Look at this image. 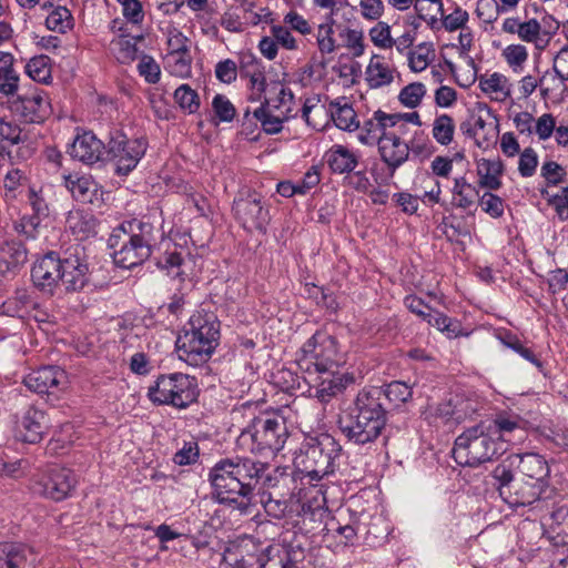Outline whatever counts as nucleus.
Masks as SVG:
<instances>
[{"mask_svg":"<svg viewBox=\"0 0 568 568\" xmlns=\"http://www.w3.org/2000/svg\"><path fill=\"white\" fill-rule=\"evenodd\" d=\"M265 465L247 457L223 458L209 473L212 495L231 505L240 515L251 514L253 491Z\"/></svg>","mask_w":568,"mask_h":568,"instance_id":"obj_1","label":"nucleus"},{"mask_svg":"<svg viewBox=\"0 0 568 568\" xmlns=\"http://www.w3.org/2000/svg\"><path fill=\"white\" fill-rule=\"evenodd\" d=\"M379 387L364 388L356 395L345 416L339 417L338 428L347 440L364 446L374 443L386 425Z\"/></svg>","mask_w":568,"mask_h":568,"instance_id":"obj_2","label":"nucleus"},{"mask_svg":"<svg viewBox=\"0 0 568 568\" xmlns=\"http://www.w3.org/2000/svg\"><path fill=\"white\" fill-rule=\"evenodd\" d=\"M220 338V322L212 313L197 311L176 339L179 358L191 366L210 361Z\"/></svg>","mask_w":568,"mask_h":568,"instance_id":"obj_3","label":"nucleus"},{"mask_svg":"<svg viewBox=\"0 0 568 568\" xmlns=\"http://www.w3.org/2000/svg\"><path fill=\"white\" fill-rule=\"evenodd\" d=\"M154 226L142 220L132 219L113 230L109 246L113 248L114 263L123 268H132L146 261L152 253Z\"/></svg>","mask_w":568,"mask_h":568,"instance_id":"obj_4","label":"nucleus"},{"mask_svg":"<svg viewBox=\"0 0 568 568\" xmlns=\"http://www.w3.org/2000/svg\"><path fill=\"white\" fill-rule=\"evenodd\" d=\"M256 408V403L245 402L233 409V414L247 410L253 416L252 424L241 433L239 442L241 445H247L254 454L265 457L275 455L287 440L286 422L281 416H255Z\"/></svg>","mask_w":568,"mask_h":568,"instance_id":"obj_5","label":"nucleus"},{"mask_svg":"<svg viewBox=\"0 0 568 568\" xmlns=\"http://www.w3.org/2000/svg\"><path fill=\"white\" fill-rule=\"evenodd\" d=\"M405 135V133H398L396 130L381 125L377 121L366 119L358 139L367 145L377 144L379 158L393 176L409 160L410 153L418 154L423 151L422 145L406 141Z\"/></svg>","mask_w":568,"mask_h":568,"instance_id":"obj_6","label":"nucleus"},{"mask_svg":"<svg viewBox=\"0 0 568 568\" xmlns=\"http://www.w3.org/2000/svg\"><path fill=\"white\" fill-rule=\"evenodd\" d=\"M494 429L479 423L465 429L456 439L453 457L460 466L478 467L504 454V444L494 436Z\"/></svg>","mask_w":568,"mask_h":568,"instance_id":"obj_7","label":"nucleus"},{"mask_svg":"<svg viewBox=\"0 0 568 568\" xmlns=\"http://www.w3.org/2000/svg\"><path fill=\"white\" fill-rule=\"evenodd\" d=\"M296 363L312 376L313 372L337 369L345 359L336 337L327 332L316 331L297 352Z\"/></svg>","mask_w":568,"mask_h":568,"instance_id":"obj_8","label":"nucleus"},{"mask_svg":"<svg viewBox=\"0 0 568 568\" xmlns=\"http://www.w3.org/2000/svg\"><path fill=\"white\" fill-rule=\"evenodd\" d=\"M341 452L342 446L334 436L321 433L305 440L297 464L311 480H320L334 473Z\"/></svg>","mask_w":568,"mask_h":568,"instance_id":"obj_9","label":"nucleus"},{"mask_svg":"<svg viewBox=\"0 0 568 568\" xmlns=\"http://www.w3.org/2000/svg\"><path fill=\"white\" fill-rule=\"evenodd\" d=\"M197 395L196 379L182 373L159 376L148 392L151 402L175 408L187 407L196 400Z\"/></svg>","mask_w":568,"mask_h":568,"instance_id":"obj_10","label":"nucleus"},{"mask_svg":"<svg viewBox=\"0 0 568 568\" xmlns=\"http://www.w3.org/2000/svg\"><path fill=\"white\" fill-rule=\"evenodd\" d=\"M478 408L477 402L455 394L442 402L428 403L422 410L423 418L432 426L453 427L470 418Z\"/></svg>","mask_w":568,"mask_h":568,"instance_id":"obj_11","label":"nucleus"},{"mask_svg":"<svg viewBox=\"0 0 568 568\" xmlns=\"http://www.w3.org/2000/svg\"><path fill=\"white\" fill-rule=\"evenodd\" d=\"M78 479L70 468L52 465L34 475L31 488L34 494L53 501L71 497Z\"/></svg>","mask_w":568,"mask_h":568,"instance_id":"obj_12","label":"nucleus"},{"mask_svg":"<svg viewBox=\"0 0 568 568\" xmlns=\"http://www.w3.org/2000/svg\"><path fill=\"white\" fill-rule=\"evenodd\" d=\"M146 149L148 141L144 138L129 139L121 131L113 132L108 143V155L115 166V174L128 175L133 171Z\"/></svg>","mask_w":568,"mask_h":568,"instance_id":"obj_13","label":"nucleus"},{"mask_svg":"<svg viewBox=\"0 0 568 568\" xmlns=\"http://www.w3.org/2000/svg\"><path fill=\"white\" fill-rule=\"evenodd\" d=\"M262 195L250 187L241 189L233 201V213L239 223L248 232H265L270 222L268 210L263 205Z\"/></svg>","mask_w":568,"mask_h":568,"instance_id":"obj_14","label":"nucleus"},{"mask_svg":"<svg viewBox=\"0 0 568 568\" xmlns=\"http://www.w3.org/2000/svg\"><path fill=\"white\" fill-rule=\"evenodd\" d=\"M61 283L67 291H81L89 282L85 247L80 243L69 245L61 256Z\"/></svg>","mask_w":568,"mask_h":568,"instance_id":"obj_15","label":"nucleus"},{"mask_svg":"<svg viewBox=\"0 0 568 568\" xmlns=\"http://www.w3.org/2000/svg\"><path fill=\"white\" fill-rule=\"evenodd\" d=\"M264 103L274 109V111L285 115L287 119L296 116L300 111L298 106L300 104H302V118L304 119L306 124L320 130V123L315 121L312 114H323V105H320L318 100L315 98L306 99L304 102H302L301 99H295L294 93L290 88L280 85L276 97L271 98L268 100L266 99Z\"/></svg>","mask_w":568,"mask_h":568,"instance_id":"obj_16","label":"nucleus"},{"mask_svg":"<svg viewBox=\"0 0 568 568\" xmlns=\"http://www.w3.org/2000/svg\"><path fill=\"white\" fill-rule=\"evenodd\" d=\"M305 379L310 384L311 395L323 404L342 394L354 382L353 375L336 369L313 372Z\"/></svg>","mask_w":568,"mask_h":568,"instance_id":"obj_17","label":"nucleus"},{"mask_svg":"<svg viewBox=\"0 0 568 568\" xmlns=\"http://www.w3.org/2000/svg\"><path fill=\"white\" fill-rule=\"evenodd\" d=\"M501 31L507 34L517 36L526 43H532L536 48H544L548 41V33L544 31L536 18L520 19L519 17L506 18L501 23Z\"/></svg>","mask_w":568,"mask_h":568,"instance_id":"obj_18","label":"nucleus"},{"mask_svg":"<svg viewBox=\"0 0 568 568\" xmlns=\"http://www.w3.org/2000/svg\"><path fill=\"white\" fill-rule=\"evenodd\" d=\"M61 257L55 252H49L39 258L31 268V278L36 286L45 292H52L61 282Z\"/></svg>","mask_w":568,"mask_h":568,"instance_id":"obj_19","label":"nucleus"},{"mask_svg":"<svg viewBox=\"0 0 568 568\" xmlns=\"http://www.w3.org/2000/svg\"><path fill=\"white\" fill-rule=\"evenodd\" d=\"M263 550V542L252 537H245L234 550L229 549L226 551L224 560L232 568H261Z\"/></svg>","mask_w":568,"mask_h":568,"instance_id":"obj_20","label":"nucleus"},{"mask_svg":"<svg viewBox=\"0 0 568 568\" xmlns=\"http://www.w3.org/2000/svg\"><path fill=\"white\" fill-rule=\"evenodd\" d=\"M10 110L27 123H41L49 115V102L40 93L21 95L10 102Z\"/></svg>","mask_w":568,"mask_h":568,"instance_id":"obj_21","label":"nucleus"},{"mask_svg":"<svg viewBox=\"0 0 568 568\" xmlns=\"http://www.w3.org/2000/svg\"><path fill=\"white\" fill-rule=\"evenodd\" d=\"M105 146L92 132L78 134L70 145V156L87 165H92L102 159Z\"/></svg>","mask_w":568,"mask_h":568,"instance_id":"obj_22","label":"nucleus"},{"mask_svg":"<svg viewBox=\"0 0 568 568\" xmlns=\"http://www.w3.org/2000/svg\"><path fill=\"white\" fill-rule=\"evenodd\" d=\"M302 549H284L278 545H264L261 568H305Z\"/></svg>","mask_w":568,"mask_h":568,"instance_id":"obj_23","label":"nucleus"},{"mask_svg":"<svg viewBox=\"0 0 568 568\" xmlns=\"http://www.w3.org/2000/svg\"><path fill=\"white\" fill-rule=\"evenodd\" d=\"M2 314L18 318H34L42 321L39 314V304L27 290H17L12 296L1 305Z\"/></svg>","mask_w":568,"mask_h":568,"instance_id":"obj_24","label":"nucleus"},{"mask_svg":"<svg viewBox=\"0 0 568 568\" xmlns=\"http://www.w3.org/2000/svg\"><path fill=\"white\" fill-rule=\"evenodd\" d=\"M65 379V373L58 366H43L29 373L23 383L38 394H49Z\"/></svg>","mask_w":568,"mask_h":568,"instance_id":"obj_25","label":"nucleus"},{"mask_svg":"<svg viewBox=\"0 0 568 568\" xmlns=\"http://www.w3.org/2000/svg\"><path fill=\"white\" fill-rule=\"evenodd\" d=\"M511 464H517L518 470L527 478L535 479L537 485L545 487L550 468L544 456L537 453L510 455Z\"/></svg>","mask_w":568,"mask_h":568,"instance_id":"obj_26","label":"nucleus"},{"mask_svg":"<svg viewBox=\"0 0 568 568\" xmlns=\"http://www.w3.org/2000/svg\"><path fill=\"white\" fill-rule=\"evenodd\" d=\"M37 555L33 549L19 542L0 544V568H34Z\"/></svg>","mask_w":568,"mask_h":568,"instance_id":"obj_27","label":"nucleus"},{"mask_svg":"<svg viewBox=\"0 0 568 568\" xmlns=\"http://www.w3.org/2000/svg\"><path fill=\"white\" fill-rule=\"evenodd\" d=\"M63 184L78 202L93 203L101 194L98 183L88 174H63Z\"/></svg>","mask_w":568,"mask_h":568,"instance_id":"obj_28","label":"nucleus"},{"mask_svg":"<svg viewBox=\"0 0 568 568\" xmlns=\"http://www.w3.org/2000/svg\"><path fill=\"white\" fill-rule=\"evenodd\" d=\"M47 424L45 414L34 407H29L18 425V437L29 444H36L42 439Z\"/></svg>","mask_w":568,"mask_h":568,"instance_id":"obj_29","label":"nucleus"},{"mask_svg":"<svg viewBox=\"0 0 568 568\" xmlns=\"http://www.w3.org/2000/svg\"><path fill=\"white\" fill-rule=\"evenodd\" d=\"M325 110L323 109V113ZM326 112L331 115L334 124L344 131L353 132L359 128L357 114L346 97L331 100Z\"/></svg>","mask_w":568,"mask_h":568,"instance_id":"obj_30","label":"nucleus"},{"mask_svg":"<svg viewBox=\"0 0 568 568\" xmlns=\"http://www.w3.org/2000/svg\"><path fill=\"white\" fill-rule=\"evenodd\" d=\"M430 3L434 6V10L440 14L443 27L446 31L453 32L456 30H463L469 19V14L466 10L456 7L453 12L446 13L443 3L439 0H416L415 9L419 17L426 20V16L423 14L424 3Z\"/></svg>","mask_w":568,"mask_h":568,"instance_id":"obj_31","label":"nucleus"},{"mask_svg":"<svg viewBox=\"0 0 568 568\" xmlns=\"http://www.w3.org/2000/svg\"><path fill=\"white\" fill-rule=\"evenodd\" d=\"M372 121H377L381 125L387 126L389 129L396 130L398 133L408 134V124L412 123L416 126L422 125L420 115L418 112H395L387 113L381 109L373 112L371 118Z\"/></svg>","mask_w":568,"mask_h":568,"instance_id":"obj_32","label":"nucleus"},{"mask_svg":"<svg viewBox=\"0 0 568 568\" xmlns=\"http://www.w3.org/2000/svg\"><path fill=\"white\" fill-rule=\"evenodd\" d=\"M478 87L496 102H504L511 95L509 79L499 72L481 74L478 78Z\"/></svg>","mask_w":568,"mask_h":568,"instance_id":"obj_33","label":"nucleus"},{"mask_svg":"<svg viewBox=\"0 0 568 568\" xmlns=\"http://www.w3.org/2000/svg\"><path fill=\"white\" fill-rule=\"evenodd\" d=\"M486 425L495 430L494 436L504 444V442L511 440V434H524L527 422L518 415L501 413L496 415L491 422L486 423Z\"/></svg>","mask_w":568,"mask_h":568,"instance_id":"obj_34","label":"nucleus"},{"mask_svg":"<svg viewBox=\"0 0 568 568\" xmlns=\"http://www.w3.org/2000/svg\"><path fill=\"white\" fill-rule=\"evenodd\" d=\"M28 260L27 248L21 242L7 241L0 246V274L14 273Z\"/></svg>","mask_w":568,"mask_h":568,"instance_id":"obj_35","label":"nucleus"},{"mask_svg":"<svg viewBox=\"0 0 568 568\" xmlns=\"http://www.w3.org/2000/svg\"><path fill=\"white\" fill-rule=\"evenodd\" d=\"M326 161L334 173L348 174L358 165L359 155L342 144H336L326 152Z\"/></svg>","mask_w":568,"mask_h":568,"instance_id":"obj_36","label":"nucleus"},{"mask_svg":"<svg viewBox=\"0 0 568 568\" xmlns=\"http://www.w3.org/2000/svg\"><path fill=\"white\" fill-rule=\"evenodd\" d=\"M365 80L371 89L389 85L394 81L393 69L379 54H373L365 71Z\"/></svg>","mask_w":568,"mask_h":568,"instance_id":"obj_37","label":"nucleus"},{"mask_svg":"<svg viewBox=\"0 0 568 568\" xmlns=\"http://www.w3.org/2000/svg\"><path fill=\"white\" fill-rule=\"evenodd\" d=\"M67 225L79 240H85L97 233V220L88 211L75 210L69 212Z\"/></svg>","mask_w":568,"mask_h":568,"instance_id":"obj_38","label":"nucleus"},{"mask_svg":"<svg viewBox=\"0 0 568 568\" xmlns=\"http://www.w3.org/2000/svg\"><path fill=\"white\" fill-rule=\"evenodd\" d=\"M504 171V164L499 159H480L477 162V174L479 185L488 190H498L501 186L500 176Z\"/></svg>","mask_w":568,"mask_h":568,"instance_id":"obj_39","label":"nucleus"},{"mask_svg":"<svg viewBox=\"0 0 568 568\" xmlns=\"http://www.w3.org/2000/svg\"><path fill=\"white\" fill-rule=\"evenodd\" d=\"M479 196L477 187L470 184L465 176L454 179L452 189V204L462 210H469L475 206Z\"/></svg>","mask_w":568,"mask_h":568,"instance_id":"obj_40","label":"nucleus"},{"mask_svg":"<svg viewBox=\"0 0 568 568\" xmlns=\"http://www.w3.org/2000/svg\"><path fill=\"white\" fill-rule=\"evenodd\" d=\"M337 36L341 40L339 48H345L354 58L365 53V34L362 28L337 26Z\"/></svg>","mask_w":568,"mask_h":568,"instance_id":"obj_41","label":"nucleus"},{"mask_svg":"<svg viewBox=\"0 0 568 568\" xmlns=\"http://www.w3.org/2000/svg\"><path fill=\"white\" fill-rule=\"evenodd\" d=\"M467 133L474 138L477 146L487 149L497 141L498 125L494 122H487L478 115L473 118V124L467 130Z\"/></svg>","mask_w":568,"mask_h":568,"instance_id":"obj_42","label":"nucleus"},{"mask_svg":"<svg viewBox=\"0 0 568 568\" xmlns=\"http://www.w3.org/2000/svg\"><path fill=\"white\" fill-rule=\"evenodd\" d=\"M13 55L0 51V93L13 95L19 88V75L13 69Z\"/></svg>","mask_w":568,"mask_h":568,"instance_id":"obj_43","label":"nucleus"},{"mask_svg":"<svg viewBox=\"0 0 568 568\" xmlns=\"http://www.w3.org/2000/svg\"><path fill=\"white\" fill-rule=\"evenodd\" d=\"M335 18L327 16L325 21L318 24L315 38L318 51L322 54H332L339 49V43L334 37Z\"/></svg>","mask_w":568,"mask_h":568,"instance_id":"obj_44","label":"nucleus"},{"mask_svg":"<svg viewBox=\"0 0 568 568\" xmlns=\"http://www.w3.org/2000/svg\"><path fill=\"white\" fill-rule=\"evenodd\" d=\"M253 116L261 122L262 129L267 134L281 132L283 123L288 120L285 115L274 111V109L264 102L254 110Z\"/></svg>","mask_w":568,"mask_h":568,"instance_id":"obj_45","label":"nucleus"},{"mask_svg":"<svg viewBox=\"0 0 568 568\" xmlns=\"http://www.w3.org/2000/svg\"><path fill=\"white\" fill-rule=\"evenodd\" d=\"M138 40H142V37L133 38L128 34H120L111 41V50L118 61L121 63H130L135 60L139 52L136 45Z\"/></svg>","mask_w":568,"mask_h":568,"instance_id":"obj_46","label":"nucleus"},{"mask_svg":"<svg viewBox=\"0 0 568 568\" xmlns=\"http://www.w3.org/2000/svg\"><path fill=\"white\" fill-rule=\"evenodd\" d=\"M165 70L178 78H189L192 73V57L190 52L166 53L164 57Z\"/></svg>","mask_w":568,"mask_h":568,"instance_id":"obj_47","label":"nucleus"},{"mask_svg":"<svg viewBox=\"0 0 568 568\" xmlns=\"http://www.w3.org/2000/svg\"><path fill=\"white\" fill-rule=\"evenodd\" d=\"M499 341L507 346L508 348L513 349L517 354H519L523 358L530 362L532 365H535L540 372H542L544 365L541 361L535 355V353L526 346L518 337L517 335L510 333L509 331H504L498 334Z\"/></svg>","mask_w":568,"mask_h":568,"instance_id":"obj_48","label":"nucleus"},{"mask_svg":"<svg viewBox=\"0 0 568 568\" xmlns=\"http://www.w3.org/2000/svg\"><path fill=\"white\" fill-rule=\"evenodd\" d=\"M435 58L432 43L423 42L408 51V65L413 72L424 71Z\"/></svg>","mask_w":568,"mask_h":568,"instance_id":"obj_49","label":"nucleus"},{"mask_svg":"<svg viewBox=\"0 0 568 568\" xmlns=\"http://www.w3.org/2000/svg\"><path fill=\"white\" fill-rule=\"evenodd\" d=\"M544 486L525 483L514 491V496H510V499L506 500L510 506L514 507L529 506L540 498H544Z\"/></svg>","mask_w":568,"mask_h":568,"instance_id":"obj_50","label":"nucleus"},{"mask_svg":"<svg viewBox=\"0 0 568 568\" xmlns=\"http://www.w3.org/2000/svg\"><path fill=\"white\" fill-rule=\"evenodd\" d=\"M426 322L444 333L449 338H455L462 335L460 322L458 320L448 317L446 314L437 310H433Z\"/></svg>","mask_w":568,"mask_h":568,"instance_id":"obj_51","label":"nucleus"},{"mask_svg":"<svg viewBox=\"0 0 568 568\" xmlns=\"http://www.w3.org/2000/svg\"><path fill=\"white\" fill-rule=\"evenodd\" d=\"M45 26L51 31L65 33L73 27V17L67 7L58 6L47 17Z\"/></svg>","mask_w":568,"mask_h":568,"instance_id":"obj_52","label":"nucleus"},{"mask_svg":"<svg viewBox=\"0 0 568 568\" xmlns=\"http://www.w3.org/2000/svg\"><path fill=\"white\" fill-rule=\"evenodd\" d=\"M174 101L181 110L189 114H194L201 105L200 95L189 84H181L174 91Z\"/></svg>","mask_w":568,"mask_h":568,"instance_id":"obj_53","label":"nucleus"},{"mask_svg":"<svg viewBox=\"0 0 568 568\" xmlns=\"http://www.w3.org/2000/svg\"><path fill=\"white\" fill-rule=\"evenodd\" d=\"M568 79H561L554 71H546L539 80L540 93L544 99L561 97L567 90Z\"/></svg>","mask_w":568,"mask_h":568,"instance_id":"obj_54","label":"nucleus"},{"mask_svg":"<svg viewBox=\"0 0 568 568\" xmlns=\"http://www.w3.org/2000/svg\"><path fill=\"white\" fill-rule=\"evenodd\" d=\"M51 60L48 55L33 57L26 64L27 74L34 81L48 83L51 79Z\"/></svg>","mask_w":568,"mask_h":568,"instance_id":"obj_55","label":"nucleus"},{"mask_svg":"<svg viewBox=\"0 0 568 568\" xmlns=\"http://www.w3.org/2000/svg\"><path fill=\"white\" fill-rule=\"evenodd\" d=\"M26 140L22 129L12 120L0 119V148L8 149Z\"/></svg>","mask_w":568,"mask_h":568,"instance_id":"obj_56","label":"nucleus"},{"mask_svg":"<svg viewBox=\"0 0 568 568\" xmlns=\"http://www.w3.org/2000/svg\"><path fill=\"white\" fill-rule=\"evenodd\" d=\"M513 467H517V464H511L510 456H508L503 463L497 465L491 475L494 479L498 483V489L500 496H504L506 493H511V483L514 480Z\"/></svg>","mask_w":568,"mask_h":568,"instance_id":"obj_57","label":"nucleus"},{"mask_svg":"<svg viewBox=\"0 0 568 568\" xmlns=\"http://www.w3.org/2000/svg\"><path fill=\"white\" fill-rule=\"evenodd\" d=\"M455 124L450 115L442 114L434 120L433 136L442 145H448L453 141Z\"/></svg>","mask_w":568,"mask_h":568,"instance_id":"obj_58","label":"nucleus"},{"mask_svg":"<svg viewBox=\"0 0 568 568\" xmlns=\"http://www.w3.org/2000/svg\"><path fill=\"white\" fill-rule=\"evenodd\" d=\"M383 397H386L390 403L395 406H399L408 402L412 398L413 390L412 387L399 381H394L386 385L385 389H382Z\"/></svg>","mask_w":568,"mask_h":568,"instance_id":"obj_59","label":"nucleus"},{"mask_svg":"<svg viewBox=\"0 0 568 568\" xmlns=\"http://www.w3.org/2000/svg\"><path fill=\"white\" fill-rule=\"evenodd\" d=\"M426 94V87L422 82H413L404 87L399 94V102L409 109L418 106Z\"/></svg>","mask_w":568,"mask_h":568,"instance_id":"obj_60","label":"nucleus"},{"mask_svg":"<svg viewBox=\"0 0 568 568\" xmlns=\"http://www.w3.org/2000/svg\"><path fill=\"white\" fill-rule=\"evenodd\" d=\"M372 43L379 49H390L394 47L390 27L384 21H378L368 31Z\"/></svg>","mask_w":568,"mask_h":568,"instance_id":"obj_61","label":"nucleus"},{"mask_svg":"<svg viewBox=\"0 0 568 568\" xmlns=\"http://www.w3.org/2000/svg\"><path fill=\"white\" fill-rule=\"evenodd\" d=\"M166 53H182L190 52L189 38L176 27L170 26L166 28Z\"/></svg>","mask_w":568,"mask_h":568,"instance_id":"obj_62","label":"nucleus"},{"mask_svg":"<svg viewBox=\"0 0 568 568\" xmlns=\"http://www.w3.org/2000/svg\"><path fill=\"white\" fill-rule=\"evenodd\" d=\"M138 72L150 84H155L161 78V68L151 55H142L138 63Z\"/></svg>","mask_w":568,"mask_h":568,"instance_id":"obj_63","label":"nucleus"},{"mask_svg":"<svg viewBox=\"0 0 568 568\" xmlns=\"http://www.w3.org/2000/svg\"><path fill=\"white\" fill-rule=\"evenodd\" d=\"M212 109L221 122H231L236 114L235 106L224 94H215L213 97Z\"/></svg>","mask_w":568,"mask_h":568,"instance_id":"obj_64","label":"nucleus"}]
</instances>
